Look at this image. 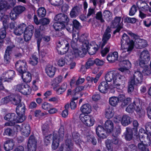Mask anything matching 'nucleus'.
Masks as SVG:
<instances>
[{"instance_id":"obj_26","label":"nucleus","mask_w":151,"mask_h":151,"mask_svg":"<svg viewBox=\"0 0 151 151\" xmlns=\"http://www.w3.org/2000/svg\"><path fill=\"white\" fill-rule=\"evenodd\" d=\"M124 98V95H120L118 97L112 96L109 99L110 104L113 106H116L119 103L120 100H122Z\"/></svg>"},{"instance_id":"obj_31","label":"nucleus","mask_w":151,"mask_h":151,"mask_svg":"<svg viewBox=\"0 0 151 151\" xmlns=\"http://www.w3.org/2000/svg\"><path fill=\"white\" fill-rule=\"evenodd\" d=\"M26 28L25 24L23 23L20 24L14 29V33L16 35H20L23 33Z\"/></svg>"},{"instance_id":"obj_55","label":"nucleus","mask_w":151,"mask_h":151,"mask_svg":"<svg viewBox=\"0 0 151 151\" xmlns=\"http://www.w3.org/2000/svg\"><path fill=\"white\" fill-rule=\"evenodd\" d=\"M103 16L107 20H109L111 19V13L109 11H105L103 13Z\"/></svg>"},{"instance_id":"obj_20","label":"nucleus","mask_w":151,"mask_h":151,"mask_svg":"<svg viewBox=\"0 0 151 151\" xmlns=\"http://www.w3.org/2000/svg\"><path fill=\"white\" fill-rule=\"evenodd\" d=\"M121 65H123V66L119 68V71L122 72L129 74L130 73L129 69L131 68V64L130 62L128 60H124L121 62Z\"/></svg>"},{"instance_id":"obj_24","label":"nucleus","mask_w":151,"mask_h":151,"mask_svg":"<svg viewBox=\"0 0 151 151\" xmlns=\"http://www.w3.org/2000/svg\"><path fill=\"white\" fill-rule=\"evenodd\" d=\"M54 20L57 22L66 23V24L69 20L67 15L61 13L56 15L54 18Z\"/></svg>"},{"instance_id":"obj_3","label":"nucleus","mask_w":151,"mask_h":151,"mask_svg":"<svg viewBox=\"0 0 151 151\" xmlns=\"http://www.w3.org/2000/svg\"><path fill=\"white\" fill-rule=\"evenodd\" d=\"M128 34L132 38L135 39L134 42L132 40H130L129 37L126 34L124 33L121 40V47L122 55L126 57L132 51L134 46L138 48H141L145 47L147 45V41L141 39L139 36L132 32H128Z\"/></svg>"},{"instance_id":"obj_22","label":"nucleus","mask_w":151,"mask_h":151,"mask_svg":"<svg viewBox=\"0 0 151 151\" xmlns=\"http://www.w3.org/2000/svg\"><path fill=\"white\" fill-rule=\"evenodd\" d=\"M111 32L110 28L109 27H107L103 35L102 38V42L99 45V47H101V48L103 47L110 38L111 35L110 33Z\"/></svg>"},{"instance_id":"obj_54","label":"nucleus","mask_w":151,"mask_h":151,"mask_svg":"<svg viewBox=\"0 0 151 151\" xmlns=\"http://www.w3.org/2000/svg\"><path fill=\"white\" fill-rule=\"evenodd\" d=\"M54 137V134L53 135L49 134L45 136L44 139V142L45 144L47 145L50 143V141L52 138L53 139ZM53 139H52V140Z\"/></svg>"},{"instance_id":"obj_8","label":"nucleus","mask_w":151,"mask_h":151,"mask_svg":"<svg viewBox=\"0 0 151 151\" xmlns=\"http://www.w3.org/2000/svg\"><path fill=\"white\" fill-rule=\"evenodd\" d=\"M15 76V72L13 70H10L5 72L0 78V90L4 89L2 82L10 81L13 79Z\"/></svg>"},{"instance_id":"obj_12","label":"nucleus","mask_w":151,"mask_h":151,"mask_svg":"<svg viewBox=\"0 0 151 151\" xmlns=\"http://www.w3.org/2000/svg\"><path fill=\"white\" fill-rule=\"evenodd\" d=\"M9 19L8 15H5L0 12V20L2 21L4 27L1 29L0 30V39L4 38L6 36V32L5 28L7 27V24Z\"/></svg>"},{"instance_id":"obj_19","label":"nucleus","mask_w":151,"mask_h":151,"mask_svg":"<svg viewBox=\"0 0 151 151\" xmlns=\"http://www.w3.org/2000/svg\"><path fill=\"white\" fill-rule=\"evenodd\" d=\"M34 29V27L32 25H29L27 27L24 31V38L26 41L30 40L32 35Z\"/></svg>"},{"instance_id":"obj_16","label":"nucleus","mask_w":151,"mask_h":151,"mask_svg":"<svg viewBox=\"0 0 151 151\" xmlns=\"http://www.w3.org/2000/svg\"><path fill=\"white\" fill-rule=\"evenodd\" d=\"M121 20V17H116L114 21L112 22V24L111 25V27L112 28L116 27L117 29L114 31V34L116 32L119 31L122 28L123 25V20Z\"/></svg>"},{"instance_id":"obj_52","label":"nucleus","mask_w":151,"mask_h":151,"mask_svg":"<svg viewBox=\"0 0 151 151\" xmlns=\"http://www.w3.org/2000/svg\"><path fill=\"white\" fill-rule=\"evenodd\" d=\"M73 50V51L74 52V54L73 53V54L74 55V57H73V58H69V60L68 61V62H66V64H67L68 65H69L70 66V68L71 69H73L74 68L75 65H76V63L75 62H73L72 59V58H73L75 57H77L78 56H76V55H75V53L74 52V50Z\"/></svg>"},{"instance_id":"obj_62","label":"nucleus","mask_w":151,"mask_h":151,"mask_svg":"<svg viewBox=\"0 0 151 151\" xmlns=\"http://www.w3.org/2000/svg\"><path fill=\"white\" fill-rule=\"evenodd\" d=\"M137 11V8L135 5H133L131 8L129 12V15L130 16H133Z\"/></svg>"},{"instance_id":"obj_50","label":"nucleus","mask_w":151,"mask_h":151,"mask_svg":"<svg viewBox=\"0 0 151 151\" xmlns=\"http://www.w3.org/2000/svg\"><path fill=\"white\" fill-rule=\"evenodd\" d=\"M50 3L55 6H59L63 3V0H48Z\"/></svg>"},{"instance_id":"obj_58","label":"nucleus","mask_w":151,"mask_h":151,"mask_svg":"<svg viewBox=\"0 0 151 151\" xmlns=\"http://www.w3.org/2000/svg\"><path fill=\"white\" fill-rule=\"evenodd\" d=\"M18 15H19L16 13V12L14 11L13 9V10L10 13V18L12 20H14L17 19Z\"/></svg>"},{"instance_id":"obj_44","label":"nucleus","mask_w":151,"mask_h":151,"mask_svg":"<svg viewBox=\"0 0 151 151\" xmlns=\"http://www.w3.org/2000/svg\"><path fill=\"white\" fill-rule=\"evenodd\" d=\"M68 41L65 42V47L63 49H60L59 50H58V54L63 55L66 53L69 50V45L68 43Z\"/></svg>"},{"instance_id":"obj_61","label":"nucleus","mask_w":151,"mask_h":151,"mask_svg":"<svg viewBox=\"0 0 151 151\" xmlns=\"http://www.w3.org/2000/svg\"><path fill=\"white\" fill-rule=\"evenodd\" d=\"M73 25L72 27V30L73 29V27L75 28L76 29H78L81 27L80 23L76 19L73 20Z\"/></svg>"},{"instance_id":"obj_9","label":"nucleus","mask_w":151,"mask_h":151,"mask_svg":"<svg viewBox=\"0 0 151 151\" xmlns=\"http://www.w3.org/2000/svg\"><path fill=\"white\" fill-rule=\"evenodd\" d=\"M16 130L17 132L20 131L21 134L26 137L29 136L30 131V127L27 123L23 124L21 126L17 124L14 127V130Z\"/></svg>"},{"instance_id":"obj_25","label":"nucleus","mask_w":151,"mask_h":151,"mask_svg":"<svg viewBox=\"0 0 151 151\" xmlns=\"http://www.w3.org/2000/svg\"><path fill=\"white\" fill-rule=\"evenodd\" d=\"M66 23H63L56 22H55L53 24V27L55 29L56 31H59V32L58 34V35L60 36L62 35L63 33L60 32L61 34H60L59 33H60V31L62 30L65 29V27L66 28V29L68 31L70 32V29H68L67 28V27H65V24Z\"/></svg>"},{"instance_id":"obj_46","label":"nucleus","mask_w":151,"mask_h":151,"mask_svg":"<svg viewBox=\"0 0 151 151\" xmlns=\"http://www.w3.org/2000/svg\"><path fill=\"white\" fill-rule=\"evenodd\" d=\"M68 40H63L62 38H60L59 40L56 43V50L58 52V50H60V48L64 44L65 45V42L66 41H68L70 40L68 39Z\"/></svg>"},{"instance_id":"obj_30","label":"nucleus","mask_w":151,"mask_h":151,"mask_svg":"<svg viewBox=\"0 0 151 151\" xmlns=\"http://www.w3.org/2000/svg\"><path fill=\"white\" fill-rule=\"evenodd\" d=\"M58 86H55L53 87V89L58 95L61 94L63 93L66 89L67 84L66 83H63L60 88H58Z\"/></svg>"},{"instance_id":"obj_17","label":"nucleus","mask_w":151,"mask_h":151,"mask_svg":"<svg viewBox=\"0 0 151 151\" xmlns=\"http://www.w3.org/2000/svg\"><path fill=\"white\" fill-rule=\"evenodd\" d=\"M15 67L17 70L20 74H22L27 69V63L25 60H20L15 64Z\"/></svg>"},{"instance_id":"obj_42","label":"nucleus","mask_w":151,"mask_h":151,"mask_svg":"<svg viewBox=\"0 0 151 151\" xmlns=\"http://www.w3.org/2000/svg\"><path fill=\"white\" fill-rule=\"evenodd\" d=\"M17 133V130L15 129L14 130V128L12 130L10 128H8L5 130L3 134L4 135H6L12 136L16 135Z\"/></svg>"},{"instance_id":"obj_13","label":"nucleus","mask_w":151,"mask_h":151,"mask_svg":"<svg viewBox=\"0 0 151 151\" xmlns=\"http://www.w3.org/2000/svg\"><path fill=\"white\" fill-rule=\"evenodd\" d=\"M4 119L9 121L6 123L4 124L5 126H12L14 125L16 123H21L18 122L19 120L17 116H15L14 113H9L6 114L4 117Z\"/></svg>"},{"instance_id":"obj_14","label":"nucleus","mask_w":151,"mask_h":151,"mask_svg":"<svg viewBox=\"0 0 151 151\" xmlns=\"http://www.w3.org/2000/svg\"><path fill=\"white\" fill-rule=\"evenodd\" d=\"M20 103L19 104V105L16 107V112L18 115L17 117L19 120L18 121L22 122L25 120L26 118L24 115L25 107L24 105H22Z\"/></svg>"},{"instance_id":"obj_56","label":"nucleus","mask_w":151,"mask_h":151,"mask_svg":"<svg viewBox=\"0 0 151 151\" xmlns=\"http://www.w3.org/2000/svg\"><path fill=\"white\" fill-rule=\"evenodd\" d=\"M135 84V83L131 81L130 80L128 83V92L129 93H131L133 91L134 88V85Z\"/></svg>"},{"instance_id":"obj_34","label":"nucleus","mask_w":151,"mask_h":151,"mask_svg":"<svg viewBox=\"0 0 151 151\" xmlns=\"http://www.w3.org/2000/svg\"><path fill=\"white\" fill-rule=\"evenodd\" d=\"M139 139L141 138L146 139H150L151 138V134L150 132L146 133L145 130L141 128L139 131Z\"/></svg>"},{"instance_id":"obj_29","label":"nucleus","mask_w":151,"mask_h":151,"mask_svg":"<svg viewBox=\"0 0 151 151\" xmlns=\"http://www.w3.org/2000/svg\"><path fill=\"white\" fill-rule=\"evenodd\" d=\"M14 47V46L12 45V46H8L7 47L4 56V62L6 64H8L10 62L11 58L10 54L12 49Z\"/></svg>"},{"instance_id":"obj_40","label":"nucleus","mask_w":151,"mask_h":151,"mask_svg":"<svg viewBox=\"0 0 151 151\" xmlns=\"http://www.w3.org/2000/svg\"><path fill=\"white\" fill-rule=\"evenodd\" d=\"M146 65H144V66H140V67L143 68L142 73L144 76H149L151 73V70L150 69L148 65V64H146Z\"/></svg>"},{"instance_id":"obj_32","label":"nucleus","mask_w":151,"mask_h":151,"mask_svg":"<svg viewBox=\"0 0 151 151\" xmlns=\"http://www.w3.org/2000/svg\"><path fill=\"white\" fill-rule=\"evenodd\" d=\"M46 73L50 77H53L56 72V68L51 65H48L45 68Z\"/></svg>"},{"instance_id":"obj_49","label":"nucleus","mask_w":151,"mask_h":151,"mask_svg":"<svg viewBox=\"0 0 151 151\" xmlns=\"http://www.w3.org/2000/svg\"><path fill=\"white\" fill-rule=\"evenodd\" d=\"M38 62V58L35 55H33L30 57L29 61V63L31 65L34 66L37 65Z\"/></svg>"},{"instance_id":"obj_23","label":"nucleus","mask_w":151,"mask_h":151,"mask_svg":"<svg viewBox=\"0 0 151 151\" xmlns=\"http://www.w3.org/2000/svg\"><path fill=\"white\" fill-rule=\"evenodd\" d=\"M65 143V145H61L58 151H63L64 147L65 151H71L72 150L73 147V144L70 139L66 140Z\"/></svg>"},{"instance_id":"obj_15","label":"nucleus","mask_w":151,"mask_h":151,"mask_svg":"<svg viewBox=\"0 0 151 151\" xmlns=\"http://www.w3.org/2000/svg\"><path fill=\"white\" fill-rule=\"evenodd\" d=\"M150 59V55L149 52L147 50H144L142 52L140 55L139 59V66H144L146 64H148Z\"/></svg>"},{"instance_id":"obj_11","label":"nucleus","mask_w":151,"mask_h":151,"mask_svg":"<svg viewBox=\"0 0 151 151\" xmlns=\"http://www.w3.org/2000/svg\"><path fill=\"white\" fill-rule=\"evenodd\" d=\"M14 89L15 91L19 92L24 95H29L31 92V89L27 84H18L14 86Z\"/></svg>"},{"instance_id":"obj_53","label":"nucleus","mask_w":151,"mask_h":151,"mask_svg":"<svg viewBox=\"0 0 151 151\" xmlns=\"http://www.w3.org/2000/svg\"><path fill=\"white\" fill-rule=\"evenodd\" d=\"M37 13L39 17H43L46 15L45 9L43 7L40 8L37 10Z\"/></svg>"},{"instance_id":"obj_27","label":"nucleus","mask_w":151,"mask_h":151,"mask_svg":"<svg viewBox=\"0 0 151 151\" xmlns=\"http://www.w3.org/2000/svg\"><path fill=\"white\" fill-rule=\"evenodd\" d=\"M37 142L34 137L30 136L28 141L27 146L29 151H35Z\"/></svg>"},{"instance_id":"obj_4","label":"nucleus","mask_w":151,"mask_h":151,"mask_svg":"<svg viewBox=\"0 0 151 151\" xmlns=\"http://www.w3.org/2000/svg\"><path fill=\"white\" fill-rule=\"evenodd\" d=\"M80 111L82 113L79 116L81 122L85 125L88 127L93 126L95 120L93 117L88 115L92 111L91 106L88 104H84L81 107Z\"/></svg>"},{"instance_id":"obj_63","label":"nucleus","mask_w":151,"mask_h":151,"mask_svg":"<svg viewBox=\"0 0 151 151\" xmlns=\"http://www.w3.org/2000/svg\"><path fill=\"white\" fill-rule=\"evenodd\" d=\"M50 22L49 19L47 18H44L40 20V24L43 25H47L49 24Z\"/></svg>"},{"instance_id":"obj_51","label":"nucleus","mask_w":151,"mask_h":151,"mask_svg":"<svg viewBox=\"0 0 151 151\" xmlns=\"http://www.w3.org/2000/svg\"><path fill=\"white\" fill-rule=\"evenodd\" d=\"M13 9L14 11L18 15L22 13L25 9V8L24 6L20 5L15 6Z\"/></svg>"},{"instance_id":"obj_35","label":"nucleus","mask_w":151,"mask_h":151,"mask_svg":"<svg viewBox=\"0 0 151 151\" xmlns=\"http://www.w3.org/2000/svg\"><path fill=\"white\" fill-rule=\"evenodd\" d=\"M118 58V53L115 52L109 54L107 57V59L110 63H113L117 60Z\"/></svg>"},{"instance_id":"obj_39","label":"nucleus","mask_w":151,"mask_h":151,"mask_svg":"<svg viewBox=\"0 0 151 151\" xmlns=\"http://www.w3.org/2000/svg\"><path fill=\"white\" fill-rule=\"evenodd\" d=\"M79 135L77 132H74L72 133V137L73 139L77 145H80L82 144V141L80 139Z\"/></svg>"},{"instance_id":"obj_7","label":"nucleus","mask_w":151,"mask_h":151,"mask_svg":"<svg viewBox=\"0 0 151 151\" xmlns=\"http://www.w3.org/2000/svg\"><path fill=\"white\" fill-rule=\"evenodd\" d=\"M64 128L63 126H61L59 128L58 135L54 134V137L52 145V148L53 150H56L59 145V142L62 141L64 136Z\"/></svg>"},{"instance_id":"obj_10","label":"nucleus","mask_w":151,"mask_h":151,"mask_svg":"<svg viewBox=\"0 0 151 151\" xmlns=\"http://www.w3.org/2000/svg\"><path fill=\"white\" fill-rule=\"evenodd\" d=\"M21 101V96L12 94L2 99L1 103V104H4L11 101L14 104L17 105L19 104Z\"/></svg>"},{"instance_id":"obj_38","label":"nucleus","mask_w":151,"mask_h":151,"mask_svg":"<svg viewBox=\"0 0 151 151\" xmlns=\"http://www.w3.org/2000/svg\"><path fill=\"white\" fill-rule=\"evenodd\" d=\"M121 122L123 126L128 125L130 123V117L127 115H123L122 117Z\"/></svg>"},{"instance_id":"obj_2","label":"nucleus","mask_w":151,"mask_h":151,"mask_svg":"<svg viewBox=\"0 0 151 151\" xmlns=\"http://www.w3.org/2000/svg\"><path fill=\"white\" fill-rule=\"evenodd\" d=\"M105 79L107 82H102L99 86V89L101 93H106L108 90H111L115 88L121 89L124 87L125 77L117 71L108 72L106 75Z\"/></svg>"},{"instance_id":"obj_36","label":"nucleus","mask_w":151,"mask_h":151,"mask_svg":"<svg viewBox=\"0 0 151 151\" xmlns=\"http://www.w3.org/2000/svg\"><path fill=\"white\" fill-rule=\"evenodd\" d=\"M14 145V142L13 140L9 139L4 144V149L7 151L11 150L12 149Z\"/></svg>"},{"instance_id":"obj_37","label":"nucleus","mask_w":151,"mask_h":151,"mask_svg":"<svg viewBox=\"0 0 151 151\" xmlns=\"http://www.w3.org/2000/svg\"><path fill=\"white\" fill-rule=\"evenodd\" d=\"M114 114V112L111 107L106 108L105 111V117L108 119L112 118Z\"/></svg>"},{"instance_id":"obj_21","label":"nucleus","mask_w":151,"mask_h":151,"mask_svg":"<svg viewBox=\"0 0 151 151\" xmlns=\"http://www.w3.org/2000/svg\"><path fill=\"white\" fill-rule=\"evenodd\" d=\"M130 80L135 83V84H140L142 81L143 76L142 73L139 71L135 72L133 77L130 78Z\"/></svg>"},{"instance_id":"obj_48","label":"nucleus","mask_w":151,"mask_h":151,"mask_svg":"<svg viewBox=\"0 0 151 151\" xmlns=\"http://www.w3.org/2000/svg\"><path fill=\"white\" fill-rule=\"evenodd\" d=\"M131 101V99L130 98H126L124 95V98L122 100H120V101L122 102L121 105L122 107H123L125 106Z\"/></svg>"},{"instance_id":"obj_64","label":"nucleus","mask_w":151,"mask_h":151,"mask_svg":"<svg viewBox=\"0 0 151 151\" xmlns=\"http://www.w3.org/2000/svg\"><path fill=\"white\" fill-rule=\"evenodd\" d=\"M106 146L108 151H112V148L111 145L110 143V141L107 139L106 141Z\"/></svg>"},{"instance_id":"obj_60","label":"nucleus","mask_w":151,"mask_h":151,"mask_svg":"<svg viewBox=\"0 0 151 151\" xmlns=\"http://www.w3.org/2000/svg\"><path fill=\"white\" fill-rule=\"evenodd\" d=\"M86 138L87 141L89 142H91L93 145H95L96 143V139L93 137H91L89 135H87Z\"/></svg>"},{"instance_id":"obj_33","label":"nucleus","mask_w":151,"mask_h":151,"mask_svg":"<svg viewBox=\"0 0 151 151\" xmlns=\"http://www.w3.org/2000/svg\"><path fill=\"white\" fill-rule=\"evenodd\" d=\"M21 77L24 82L29 83L32 80V76L31 73L29 72L24 71L22 74Z\"/></svg>"},{"instance_id":"obj_5","label":"nucleus","mask_w":151,"mask_h":151,"mask_svg":"<svg viewBox=\"0 0 151 151\" xmlns=\"http://www.w3.org/2000/svg\"><path fill=\"white\" fill-rule=\"evenodd\" d=\"M104 127L106 131L101 125H99L96 128V134L100 139L106 138L107 136V133L111 132L113 131L114 125L113 122L110 120H107L105 123Z\"/></svg>"},{"instance_id":"obj_57","label":"nucleus","mask_w":151,"mask_h":151,"mask_svg":"<svg viewBox=\"0 0 151 151\" xmlns=\"http://www.w3.org/2000/svg\"><path fill=\"white\" fill-rule=\"evenodd\" d=\"M52 107L51 104L47 102H44L42 106V108L43 109L48 111L50 108Z\"/></svg>"},{"instance_id":"obj_1","label":"nucleus","mask_w":151,"mask_h":151,"mask_svg":"<svg viewBox=\"0 0 151 151\" xmlns=\"http://www.w3.org/2000/svg\"><path fill=\"white\" fill-rule=\"evenodd\" d=\"M79 34H73V40L71 45L76 56L83 57L87 51L89 54L93 55L98 50L99 46L94 41L90 44L88 41L86 40V37L83 35L79 38Z\"/></svg>"},{"instance_id":"obj_18","label":"nucleus","mask_w":151,"mask_h":151,"mask_svg":"<svg viewBox=\"0 0 151 151\" xmlns=\"http://www.w3.org/2000/svg\"><path fill=\"white\" fill-rule=\"evenodd\" d=\"M139 139L141 142L139 143L138 145V148L141 151H149L146 146L150 145V139H146L141 138Z\"/></svg>"},{"instance_id":"obj_28","label":"nucleus","mask_w":151,"mask_h":151,"mask_svg":"<svg viewBox=\"0 0 151 151\" xmlns=\"http://www.w3.org/2000/svg\"><path fill=\"white\" fill-rule=\"evenodd\" d=\"M74 57L73 52L69 51L67 55L65 56V58H63L59 59L58 62V64L60 66H63L64 65L65 63L68 62L69 58H71Z\"/></svg>"},{"instance_id":"obj_59","label":"nucleus","mask_w":151,"mask_h":151,"mask_svg":"<svg viewBox=\"0 0 151 151\" xmlns=\"http://www.w3.org/2000/svg\"><path fill=\"white\" fill-rule=\"evenodd\" d=\"M8 3L5 0H2L0 2V10L4 8H8Z\"/></svg>"},{"instance_id":"obj_41","label":"nucleus","mask_w":151,"mask_h":151,"mask_svg":"<svg viewBox=\"0 0 151 151\" xmlns=\"http://www.w3.org/2000/svg\"><path fill=\"white\" fill-rule=\"evenodd\" d=\"M63 77L61 76H58L53 79L52 81V84L53 87L55 86H58V85L63 81Z\"/></svg>"},{"instance_id":"obj_6","label":"nucleus","mask_w":151,"mask_h":151,"mask_svg":"<svg viewBox=\"0 0 151 151\" xmlns=\"http://www.w3.org/2000/svg\"><path fill=\"white\" fill-rule=\"evenodd\" d=\"M142 101L138 98H135L133 103L130 104L126 109L129 113H132L135 110L139 114L143 113L142 107Z\"/></svg>"},{"instance_id":"obj_43","label":"nucleus","mask_w":151,"mask_h":151,"mask_svg":"<svg viewBox=\"0 0 151 151\" xmlns=\"http://www.w3.org/2000/svg\"><path fill=\"white\" fill-rule=\"evenodd\" d=\"M127 132L125 134V137L126 139L128 141L130 140L132 138V129L129 128H126Z\"/></svg>"},{"instance_id":"obj_47","label":"nucleus","mask_w":151,"mask_h":151,"mask_svg":"<svg viewBox=\"0 0 151 151\" xmlns=\"http://www.w3.org/2000/svg\"><path fill=\"white\" fill-rule=\"evenodd\" d=\"M78 7H75L73 8L70 13V15L71 18H74L77 16L79 12Z\"/></svg>"},{"instance_id":"obj_45","label":"nucleus","mask_w":151,"mask_h":151,"mask_svg":"<svg viewBox=\"0 0 151 151\" xmlns=\"http://www.w3.org/2000/svg\"><path fill=\"white\" fill-rule=\"evenodd\" d=\"M35 37L38 38L37 44L38 47L39 48L40 46V43L41 40V38L42 37V35H41L39 29H35Z\"/></svg>"}]
</instances>
